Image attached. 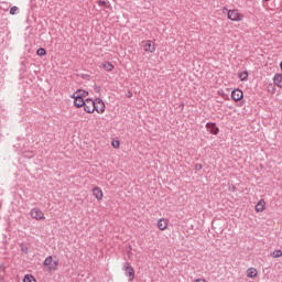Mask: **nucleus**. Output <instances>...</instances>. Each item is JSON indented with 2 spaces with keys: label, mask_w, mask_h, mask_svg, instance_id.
<instances>
[{
  "label": "nucleus",
  "mask_w": 282,
  "mask_h": 282,
  "mask_svg": "<svg viewBox=\"0 0 282 282\" xmlns=\"http://www.w3.org/2000/svg\"><path fill=\"white\" fill-rule=\"evenodd\" d=\"M87 96H89V93L87 90H76L72 96V98L74 99V106L77 109H82V107L85 105V98H87Z\"/></svg>",
  "instance_id": "nucleus-1"
},
{
  "label": "nucleus",
  "mask_w": 282,
  "mask_h": 282,
  "mask_svg": "<svg viewBox=\"0 0 282 282\" xmlns=\"http://www.w3.org/2000/svg\"><path fill=\"white\" fill-rule=\"evenodd\" d=\"M227 13V19L232 21L234 23H238L239 21H243V13H240L238 9H229L224 7L223 14Z\"/></svg>",
  "instance_id": "nucleus-2"
},
{
  "label": "nucleus",
  "mask_w": 282,
  "mask_h": 282,
  "mask_svg": "<svg viewBox=\"0 0 282 282\" xmlns=\"http://www.w3.org/2000/svg\"><path fill=\"white\" fill-rule=\"evenodd\" d=\"M43 265L47 268L48 272H56L58 270V258L56 256H48L45 258Z\"/></svg>",
  "instance_id": "nucleus-3"
},
{
  "label": "nucleus",
  "mask_w": 282,
  "mask_h": 282,
  "mask_svg": "<svg viewBox=\"0 0 282 282\" xmlns=\"http://www.w3.org/2000/svg\"><path fill=\"white\" fill-rule=\"evenodd\" d=\"M83 108L86 113H94V111H96L95 100L89 98L85 99Z\"/></svg>",
  "instance_id": "nucleus-4"
},
{
  "label": "nucleus",
  "mask_w": 282,
  "mask_h": 282,
  "mask_svg": "<svg viewBox=\"0 0 282 282\" xmlns=\"http://www.w3.org/2000/svg\"><path fill=\"white\" fill-rule=\"evenodd\" d=\"M142 47L144 52H148L149 54H154L156 47L153 41L151 40H145L142 42Z\"/></svg>",
  "instance_id": "nucleus-5"
},
{
  "label": "nucleus",
  "mask_w": 282,
  "mask_h": 282,
  "mask_svg": "<svg viewBox=\"0 0 282 282\" xmlns=\"http://www.w3.org/2000/svg\"><path fill=\"white\" fill-rule=\"evenodd\" d=\"M91 195L95 197L97 202H102L105 199V193L102 192V188L99 186H95L91 188Z\"/></svg>",
  "instance_id": "nucleus-6"
},
{
  "label": "nucleus",
  "mask_w": 282,
  "mask_h": 282,
  "mask_svg": "<svg viewBox=\"0 0 282 282\" xmlns=\"http://www.w3.org/2000/svg\"><path fill=\"white\" fill-rule=\"evenodd\" d=\"M31 218L36 219V221H43L45 219V214L39 209V208H33L30 212Z\"/></svg>",
  "instance_id": "nucleus-7"
},
{
  "label": "nucleus",
  "mask_w": 282,
  "mask_h": 282,
  "mask_svg": "<svg viewBox=\"0 0 282 282\" xmlns=\"http://www.w3.org/2000/svg\"><path fill=\"white\" fill-rule=\"evenodd\" d=\"M231 99L235 102H239L240 100H243V90L236 88L231 91Z\"/></svg>",
  "instance_id": "nucleus-8"
},
{
  "label": "nucleus",
  "mask_w": 282,
  "mask_h": 282,
  "mask_svg": "<svg viewBox=\"0 0 282 282\" xmlns=\"http://www.w3.org/2000/svg\"><path fill=\"white\" fill-rule=\"evenodd\" d=\"M156 228L161 230V232H164V230L169 229V219L166 218H160L156 220Z\"/></svg>",
  "instance_id": "nucleus-9"
},
{
  "label": "nucleus",
  "mask_w": 282,
  "mask_h": 282,
  "mask_svg": "<svg viewBox=\"0 0 282 282\" xmlns=\"http://www.w3.org/2000/svg\"><path fill=\"white\" fill-rule=\"evenodd\" d=\"M105 101L100 98L95 99V111H97V113H105Z\"/></svg>",
  "instance_id": "nucleus-10"
},
{
  "label": "nucleus",
  "mask_w": 282,
  "mask_h": 282,
  "mask_svg": "<svg viewBox=\"0 0 282 282\" xmlns=\"http://www.w3.org/2000/svg\"><path fill=\"white\" fill-rule=\"evenodd\" d=\"M206 129L212 133V135H219V128L217 127V123L209 122L206 124Z\"/></svg>",
  "instance_id": "nucleus-11"
},
{
  "label": "nucleus",
  "mask_w": 282,
  "mask_h": 282,
  "mask_svg": "<svg viewBox=\"0 0 282 282\" xmlns=\"http://www.w3.org/2000/svg\"><path fill=\"white\" fill-rule=\"evenodd\" d=\"M246 274L248 279H257L259 276V271L254 267L247 269Z\"/></svg>",
  "instance_id": "nucleus-12"
},
{
  "label": "nucleus",
  "mask_w": 282,
  "mask_h": 282,
  "mask_svg": "<svg viewBox=\"0 0 282 282\" xmlns=\"http://www.w3.org/2000/svg\"><path fill=\"white\" fill-rule=\"evenodd\" d=\"M256 213H263L265 210V199L261 198L254 206Z\"/></svg>",
  "instance_id": "nucleus-13"
},
{
  "label": "nucleus",
  "mask_w": 282,
  "mask_h": 282,
  "mask_svg": "<svg viewBox=\"0 0 282 282\" xmlns=\"http://www.w3.org/2000/svg\"><path fill=\"white\" fill-rule=\"evenodd\" d=\"M273 84L275 87L282 89V73H278L273 76Z\"/></svg>",
  "instance_id": "nucleus-14"
},
{
  "label": "nucleus",
  "mask_w": 282,
  "mask_h": 282,
  "mask_svg": "<svg viewBox=\"0 0 282 282\" xmlns=\"http://www.w3.org/2000/svg\"><path fill=\"white\" fill-rule=\"evenodd\" d=\"M101 67L105 69V72H113V64H111V62L102 63Z\"/></svg>",
  "instance_id": "nucleus-15"
},
{
  "label": "nucleus",
  "mask_w": 282,
  "mask_h": 282,
  "mask_svg": "<svg viewBox=\"0 0 282 282\" xmlns=\"http://www.w3.org/2000/svg\"><path fill=\"white\" fill-rule=\"evenodd\" d=\"M248 76H249L248 70H242V72H239V73H238V78H239V80H241L242 83L246 82V80H248Z\"/></svg>",
  "instance_id": "nucleus-16"
},
{
  "label": "nucleus",
  "mask_w": 282,
  "mask_h": 282,
  "mask_svg": "<svg viewBox=\"0 0 282 282\" xmlns=\"http://www.w3.org/2000/svg\"><path fill=\"white\" fill-rule=\"evenodd\" d=\"M127 274L129 276V280L130 281H133L134 276H135V271L133 270V268L131 267H128L127 268Z\"/></svg>",
  "instance_id": "nucleus-17"
},
{
  "label": "nucleus",
  "mask_w": 282,
  "mask_h": 282,
  "mask_svg": "<svg viewBox=\"0 0 282 282\" xmlns=\"http://www.w3.org/2000/svg\"><path fill=\"white\" fill-rule=\"evenodd\" d=\"M271 257L273 259H280V257H282V251L281 249L274 250L273 252H271Z\"/></svg>",
  "instance_id": "nucleus-18"
},
{
  "label": "nucleus",
  "mask_w": 282,
  "mask_h": 282,
  "mask_svg": "<svg viewBox=\"0 0 282 282\" xmlns=\"http://www.w3.org/2000/svg\"><path fill=\"white\" fill-rule=\"evenodd\" d=\"M23 282H36V279H34L33 275L28 274L24 276Z\"/></svg>",
  "instance_id": "nucleus-19"
},
{
  "label": "nucleus",
  "mask_w": 282,
  "mask_h": 282,
  "mask_svg": "<svg viewBox=\"0 0 282 282\" xmlns=\"http://www.w3.org/2000/svg\"><path fill=\"white\" fill-rule=\"evenodd\" d=\"M37 56H45L47 54V51L45 48L41 47L36 51Z\"/></svg>",
  "instance_id": "nucleus-20"
},
{
  "label": "nucleus",
  "mask_w": 282,
  "mask_h": 282,
  "mask_svg": "<svg viewBox=\"0 0 282 282\" xmlns=\"http://www.w3.org/2000/svg\"><path fill=\"white\" fill-rule=\"evenodd\" d=\"M111 147H113V149H120V140H112Z\"/></svg>",
  "instance_id": "nucleus-21"
},
{
  "label": "nucleus",
  "mask_w": 282,
  "mask_h": 282,
  "mask_svg": "<svg viewBox=\"0 0 282 282\" xmlns=\"http://www.w3.org/2000/svg\"><path fill=\"white\" fill-rule=\"evenodd\" d=\"M98 6H100L101 8H109V2L105 0H99Z\"/></svg>",
  "instance_id": "nucleus-22"
},
{
  "label": "nucleus",
  "mask_w": 282,
  "mask_h": 282,
  "mask_svg": "<svg viewBox=\"0 0 282 282\" xmlns=\"http://www.w3.org/2000/svg\"><path fill=\"white\" fill-rule=\"evenodd\" d=\"M19 11V8L18 7H12L11 9H10V14H17V12Z\"/></svg>",
  "instance_id": "nucleus-23"
},
{
  "label": "nucleus",
  "mask_w": 282,
  "mask_h": 282,
  "mask_svg": "<svg viewBox=\"0 0 282 282\" xmlns=\"http://www.w3.org/2000/svg\"><path fill=\"white\" fill-rule=\"evenodd\" d=\"M193 282H208V281H206V279L204 278H198V279H195Z\"/></svg>",
  "instance_id": "nucleus-24"
},
{
  "label": "nucleus",
  "mask_w": 282,
  "mask_h": 282,
  "mask_svg": "<svg viewBox=\"0 0 282 282\" xmlns=\"http://www.w3.org/2000/svg\"><path fill=\"white\" fill-rule=\"evenodd\" d=\"M270 0H264V8H270L269 6H268V2H269Z\"/></svg>",
  "instance_id": "nucleus-25"
}]
</instances>
